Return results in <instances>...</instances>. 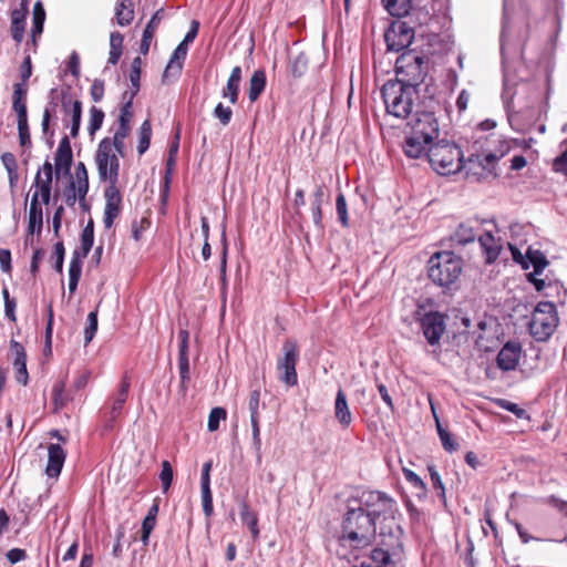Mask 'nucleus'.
Returning <instances> with one entry per match:
<instances>
[{
    "label": "nucleus",
    "mask_w": 567,
    "mask_h": 567,
    "mask_svg": "<svg viewBox=\"0 0 567 567\" xmlns=\"http://www.w3.org/2000/svg\"><path fill=\"white\" fill-rule=\"evenodd\" d=\"M375 533V523L363 508H350L342 524L339 543L352 549L365 548L373 542Z\"/></svg>",
    "instance_id": "1"
},
{
    "label": "nucleus",
    "mask_w": 567,
    "mask_h": 567,
    "mask_svg": "<svg viewBox=\"0 0 567 567\" xmlns=\"http://www.w3.org/2000/svg\"><path fill=\"white\" fill-rule=\"evenodd\" d=\"M396 505L388 495L383 494L381 499L374 505L372 512L367 513L372 520L381 522L380 527V545L392 548H401L402 546V528L395 522Z\"/></svg>",
    "instance_id": "2"
},
{
    "label": "nucleus",
    "mask_w": 567,
    "mask_h": 567,
    "mask_svg": "<svg viewBox=\"0 0 567 567\" xmlns=\"http://www.w3.org/2000/svg\"><path fill=\"white\" fill-rule=\"evenodd\" d=\"M386 112L398 118L411 117L414 102L417 99V90L413 86L389 81L381 90Z\"/></svg>",
    "instance_id": "3"
},
{
    "label": "nucleus",
    "mask_w": 567,
    "mask_h": 567,
    "mask_svg": "<svg viewBox=\"0 0 567 567\" xmlns=\"http://www.w3.org/2000/svg\"><path fill=\"white\" fill-rule=\"evenodd\" d=\"M462 272V259L452 251L432 255L427 262L429 278L437 286L450 287Z\"/></svg>",
    "instance_id": "4"
},
{
    "label": "nucleus",
    "mask_w": 567,
    "mask_h": 567,
    "mask_svg": "<svg viewBox=\"0 0 567 567\" xmlns=\"http://www.w3.org/2000/svg\"><path fill=\"white\" fill-rule=\"evenodd\" d=\"M427 159L439 174L449 175L462 168V152L454 144L440 142L427 148Z\"/></svg>",
    "instance_id": "5"
},
{
    "label": "nucleus",
    "mask_w": 567,
    "mask_h": 567,
    "mask_svg": "<svg viewBox=\"0 0 567 567\" xmlns=\"http://www.w3.org/2000/svg\"><path fill=\"white\" fill-rule=\"evenodd\" d=\"M395 74L394 82L416 89L426 74L424 58L411 50L403 52L395 61Z\"/></svg>",
    "instance_id": "6"
},
{
    "label": "nucleus",
    "mask_w": 567,
    "mask_h": 567,
    "mask_svg": "<svg viewBox=\"0 0 567 567\" xmlns=\"http://www.w3.org/2000/svg\"><path fill=\"white\" fill-rule=\"evenodd\" d=\"M558 323L556 307L550 301H540L532 313L529 331L538 341L548 339Z\"/></svg>",
    "instance_id": "7"
},
{
    "label": "nucleus",
    "mask_w": 567,
    "mask_h": 567,
    "mask_svg": "<svg viewBox=\"0 0 567 567\" xmlns=\"http://www.w3.org/2000/svg\"><path fill=\"white\" fill-rule=\"evenodd\" d=\"M95 163L102 181L115 186L118 178L120 161L110 138H103L95 153Z\"/></svg>",
    "instance_id": "8"
},
{
    "label": "nucleus",
    "mask_w": 567,
    "mask_h": 567,
    "mask_svg": "<svg viewBox=\"0 0 567 567\" xmlns=\"http://www.w3.org/2000/svg\"><path fill=\"white\" fill-rule=\"evenodd\" d=\"M282 351L284 355L277 362L279 380L288 386H293L298 382L296 365L299 358V349L296 341H285Z\"/></svg>",
    "instance_id": "9"
},
{
    "label": "nucleus",
    "mask_w": 567,
    "mask_h": 567,
    "mask_svg": "<svg viewBox=\"0 0 567 567\" xmlns=\"http://www.w3.org/2000/svg\"><path fill=\"white\" fill-rule=\"evenodd\" d=\"M408 125L412 134L425 142H433L439 137V122L432 112H415L409 118Z\"/></svg>",
    "instance_id": "10"
},
{
    "label": "nucleus",
    "mask_w": 567,
    "mask_h": 567,
    "mask_svg": "<svg viewBox=\"0 0 567 567\" xmlns=\"http://www.w3.org/2000/svg\"><path fill=\"white\" fill-rule=\"evenodd\" d=\"M414 38V32L405 22H394L386 30L384 40L389 51L399 52L406 49Z\"/></svg>",
    "instance_id": "11"
},
{
    "label": "nucleus",
    "mask_w": 567,
    "mask_h": 567,
    "mask_svg": "<svg viewBox=\"0 0 567 567\" xmlns=\"http://www.w3.org/2000/svg\"><path fill=\"white\" fill-rule=\"evenodd\" d=\"M422 332L431 346H436L445 331L444 316L439 311H429L420 319Z\"/></svg>",
    "instance_id": "12"
},
{
    "label": "nucleus",
    "mask_w": 567,
    "mask_h": 567,
    "mask_svg": "<svg viewBox=\"0 0 567 567\" xmlns=\"http://www.w3.org/2000/svg\"><path fill=\"white\" fill-rule=\"evenodd\" d=\"M526 260L528 268L532 266L534 271L528 275V280L534 284L537 291H542L545 288V281L538 279L536 276L540 275L548 265V261L543 252L534 250L530 247L526 250Z\"/></svg>",
    "instance_id": "13"
},
{
    "label": "nucleus",
    "mask_w": 567,
    "mask_h": 567,
    "mask_svg": "<svg viewBox=\"0 0 567 567\" xmlns=\"http://www.w3.org/2000/svg\"><path fill=\"white\" fill-rule=\"evenodd\" d=\"M522 348L517 342H507L497 354V365L504 371L514 370L519 361Z\"/></svg>",
    "instance_id": "14"
},
{
    "label": "nucleus",
    "mask_w": 567,
    "mask_h": 567,
    "mask_svg": "<svg viewBox=\"0 0 567 567\" xmlns=\"http://www.w3.org/2000/svg\"><path fill=\"white\" fill-rule=\"evenodd\" d=\"M72 164V148L70 144V140L68 136H64L58 146V150L54 155V168L55 174H70V167Z\"/></svg>",
    "instance_id": "15"
},
{
    "label": "nucleus",
    "mask_w": 567,
    "mask_h": 567,
    "mask_svg": "<svg viewBox=\"0 0 567 567\" xmlns=\"http://www.w3.org/2000/svg\"><path fill=\"white\" fill-rule=\"evenodd\" d=\"M65 451L59 444L51 443L48 446V464L45 473L51 478H56L65 461Z\"/></svg>",
    "instance_id": "16"
},
{
    "label": "nucleus",
    "mask_w": 567,
    "mask_h": 567,
    "mask_svg": "<svg viewBox=\"0 0 567 567\" xmlns=\"http://www.w3.org/2000/svg\"><path fill=\"white\" fill-rule=\"evenodd\" d=\"M105 209H104V218L103 223L106 228H111L114 219L117 217L120 213V203L121 196L116 188V186H109L105 189Z\"/></svg>",
    "instance_id": "17"
},
{
    "label": "nucleus",
    "mask_w": 567,
    "mask_h": 567,
    "mask_svg": "<svg viewBox=\"0 0 567 567\" xmlns=\"http://www.w3.org/2000/svg\"><path fill=\"white\" fill-rule=\"evenodd\" d=\"M61 102L65 114L71 116L70 134L72 137H76L81 125L82 103L65 94L62 95Z\"/></svg>",
    "instance_id": "18"
},
{
    "label": "nucleus",
    "mask_w": 567,
    "mask_h": 567,
    "mask_svg": "<svg viewBox=\"0 0 567 567\" xmlns=\"http://www.w3.org/2000/svg\"><path fill=\"white\" fill-rule=\"evenodd\" d=\"M497 159L498 157L493 153L471 156L468 158L467 171L473 172L474 175L478 174L481 176L492 174Z\"/></svg>",
    "instance_id": "19"
},
{
    "label": "nucleus",
    "mask_w": 567,
    "mask_h": 567,
    "mask_svg": "<svg viewBox=\"0 0 567 567\" xmlns=\"http://www.w3.org/2000/svg\"><path fill=\"white\" fill-rule=\"evenodd\" d=\"M28 14V0H21L20 8L11 12V34L13 40L21 42L25 30V18Z\"/></svg>",
    "instance_id": "20"
},
{
    "label": "nucleus",
    "mask_w": 567,
    "mask_h": 567,
    "mask_svg": "<svg viewBox=\"0 0 567 567\" xmlns=\"http://www.w3.org/2000/svg\"><path fill=\"white\" fill-rule=\"evenodd\" d=\"M210 468L212 463L206 462L203 465L202 477H200V489H202V502H203V511L204 514L209 517L213 514V496L210 492Z\"/></svg>",
    "instance_id": "21"
},
{
    "label": "nucleus",
    "mask_w": 567,
    "mask_h": 567,
    "mask_svg": "<svg viewBox=\"0 0 567 567\" xmlns=\"http://www.w3.org/2000/svg\"><path fill=\"white\" fill-rule=\"evenodd\" d=\"M131 386V382L127 377H124L121 381L120 389L117 390L115 398L113 399L111 410H110V420L107 427H112V423L120 416L122 413L123 406L128 396V390Z\"/></svg>",
    "instance_id": "22"
},
{
    "label": "nucleus",
    "mask_w": 567,
    "mask_h": 567,
    "mask_svg": "<svg viewBox=\"0 0 567 567\" xmlns=\"http://www.w3.org/2000/svg\"><path fill=\"white\" fill-rule=\"evenodd\" d=\"M188 47L183 43H179L177 48L174 50L173 55L164 71L163 80H169L171 78L176 79L183 68V62L187 55Z\"/></svg>",
    "instance_id": "23"
},
{
    "label": "nucleus",
    "mask_w": 567,
    "mask_h": 567,
    "mask_svg": "<svg viewBox=\"0 0 567 567\" xmlns=\"http://www.w3.org/2000/svg\"><path fill=\"white\" fill-rule=\"evenodd\" d=\"M507 2H508V0H504L505 20L503 23V31H502V49H504L506 42H509L514 38H516L517 41L523 42L528 37L527 27L516 28V25H513L512 22L509 21L508 17H507Z\"/></svg>",
    "instance_id": "24"
},
{
    "label": "nucleus",
    "mask_w": 567,
    "mask_h": 567,
    "mask_svg": "<svg viewBox=\"0 0 567 567\" xmlns=\"http://www.w3.org/2000/svg\"><path fill=\"white\" fill-rule=\"evenodd\" d=\"M11 349L14 354L13 367L16 369L17 381L25 385L29 375L27 371V355L24 348L19 342L12 341Z\"/></svg>",
    "instance_id": "25"
},
{
    "label": "nucleus",
    "mask_w": 567,
    "mask_h": 567,
    "mask_svg": "<svg viewBox=\"0 0 567 567\" xmlns=\"http://www.w3.org/2000/svg\"><path fill=\"white\" fill-rule=\"evenodd\" d=\"M241 74L243 72L240 66L233 68L226 86L221 91V96L227 99L231 104H235L238 101Z\"/></svg>",
    "instance_id": "26"
},
{
    "label": "nucleus",
    "mask_w": 567,
    "mask_h": 567,
    "mask_svg": "<svg viewBox=\"0 0 567 567\" xmlns=\"http://www.w3.org/2000/svg\"><path fill=\"white\" fill-rule=\"evenodd\" d=\"M477 221L468 220L458 225L451 239L458 245H466L475 240L477 236Z\"/></svg>",
    "instance_id": "27"
},
{
    "label": "nucleus",
    "mask_w": 567,
    "mask_h": 567,
    "mask_svg": "<svg viewBox=\"0 0 567 567\" xmlns=\"http://www.w3.org/2000/svg\"><path fill=\"white\" fill-rule=\"evenodd\" d=\"M478 241L486 255V261L488 264L495 261L502 249L501 240L496 239L491 231H485L478 236Z\"/></svg>",
    "instance_id": "28"
},
{
    "label": "nucleus",
    "mask_w": 567,
    "mask_h": 567,
    "mask_svg": "<svg viewBox=\"0 0 567 567\" xmlns=\"http://www.w3.org/2000/svg\"><path fill=\"white\" fill-rule=\"evenodd\" d=\"M432 142H425L422 137H419L411 133L404 141L403 150L406 156L411 158L421 157L425 151L427 152L429 146Z\"/></svg>",
    "instance_id": "29"
},
{
    "label": "nucleus",
    "mask_w": 567,
    "mask_h": 567,
    "mask_svg": "<svg viewBox=\"0 0 567 567\" xmlns=\"http://www.w3.org/2000/svg\"><path fill=\"white\" fill-rule=\"evenodd\" d=\"M334 415L343 427H348L352 422V414L347 402V396L341 389L337 392Z\"/></svg>",
    "instance_id": "30"
},
{
    "label": "nucleus",
    "mask_w": 567,
    "mask_h": 567,
    "mask_svg": "<svg viewBox=\"0 0 567 567\" xmlns=\"http://www.w3.org/2000/svg\"><path fill=\"white\" fill-rule=\"evenodd\" d=\"M43 225L42 208L37 203V195L31 196L29 217H28V231L33 235L34 233H41Z\"/></svg>",
    "instance_id": "31"
},
{
    "label": "nucleus",
    "mask_w": 567,
    "mask_h": 567,
    "mask_svg": "<svg viewBox=\"0 0 567 567\" xmlns=\"http://www.w3.org/2000/svg\"><path fill=\"white\" fill-rule=\"evenodd\" d=\"M94 243V224L90 219L81 234V245L73 251V255L86 258Z\"/></svg>",
    "instance_id": "32"
},
{
    "label": "nucleus",
    "mask_w": 567,
    "mask_h": 567,
    "mask_svg": "<svg viewBox=\"0 0 567 567\" xmlns=\"http://www.w3.org/2000/svg\"><path fill=\"white\" fill-rule=\"evenodd\" d=\"M266 86V73L264 70H256L250 80L248 89V97L250 102H255L264 92Z\"/></svg>",
    "instance_id": "33"
},
{
    "label": "nucleus",
    "mask_w": 567,
    "mask_h": 567,
    "mask_svg": "<svg viewBox=\"0 0 567 567\" xmlns=\"http://www.w3.org/2000/svg\"><path fill=\"white\" fill-rule=\"evenodd\" d=\"M115 18L121 27L128 25L133 21L134 10L131 0H118L115 8Z\"/></svg>",
    "instance_id": "34"
},
{
    "label": "nucleus",
    "mask_w": 567,
    "mask_h": 567,
    "mask_svg": "<svg viewBox=\"0 0 567 567\" xmlns=\"http://www.w3.org/2000/svg\"><path fill=\"white\" fill-rule=\"evenodd\" d=\"M386 548H375L372 550L370 556V563H367V567H394V564L390 559V550H395L396 548L388 547Z\"/></svg>",
    "instance_id": "35"
},
{
    "label": "nucleus",
    "mask_w": 567,
    "mask_h": 567,
    "mask_svg": "<svg viewBox=\"0 0 567 567\" xmlns=\"http://www.w3.org/2000/svg\"><path fill=\"white\" fill-rule=\"evenodd\" d=\"M240 518L241 522L250 529L252 538L257 539L259 536L258 517L255 512L250 511L246 502L240 506Z\"/></svg>",
    "instance_id": "36"
},
{
    "label": "nucleus",
    "mask_w": 567,
    "mask_h": 567,
    "mask_svg": "<svg viewBox=\"0 0 567 567\" xmlns=\"http://www.w3.org/2000/svg\"><path fill=\"white\" fill-rule=\"evenodd\" d=\"M51 186L52 182L42 181L41 172H38L34 179V192L32 195H37V203L41 198L43 204H49L51 198Z\"/></svg>",
    "instance_id": "37"
},
{
    "label": "nucleus",
    "mask_w": 567,
    "mask_h": 567,
    "mask_svg": "<svg viewBox=\"0 0 567 567\" xmlns=\"http://www.w3.org/2000/svg\"><path fill=\"white\" fill-rule=\"evenodd\" d=\"M385 10L393 17H404L411 9V0H382Z\"/></svg>",
    "instance_id": "38"
},
{
    "label": "nucleus",
    "mask_w": 567,
    "mask_h": 567,
    "mask_svg": "<svg viewBox=\"0 0 567 567\" xmlns=\"http://www.w3.org/2000/svg\"><path fill=\"white\" fill-rule=\"evenodd\" d=\"M2 164L8 173L9 183L14 186L18 182V163L16 156L12 153H3L1 156Z\"/></svg>",
    "instance_id": "39"
},
{
    "label": "nucleus",
    "mask_w": 567,
    "mask_h": 567,
    "mask_svg": "<svg viewBox=\"0 0 567 567\" xmlns=\"http://www.w3.org/2000/svg\"><path fill=\"white\" fill-rule=\"evenodd\" d=\"M45 20V11L41 3V1H37L33 7V25H32V37L35 39L38 34H41L43 31V23Z\"/></svg>",
    "instance_id": "40"
},
{
    "label": "nucleus",
    "mask_w": 567,
    "mask_h": 567,
    "mask_svg": "<svg viewBox=\"0 0 567 567\" xmlns=\"http://www.w3.org/2000/svg\"><path fill=\"white\" fill-rule=\"evenodd\" d=\"M56 107H58V101L52 97L51 101L48 103V105L44 109L42 123H41L43 134H50L51 137L53 136L54 132L50 131V122H51V118L55 115Z\"/></svg>",
    "instance_id": "41"
},
{
    "label": "nucleus",
    "mask_w": 567,
    "mask_h": 567,
    "mask_svg": "<svg viewBox=\"0 0 567 567\" xmlns=\"http://www.w3.org/2000/svg\"><path fill=\"white\" fill-rule=\"evenodd\" d=\"M151 136H152L151 122L148 120H145L142 123L141 128H140V141H138V146H137V151L141 155L144 154L148 150L150 143H151Z\"/></svg>",
    "instance_id": "42"
},
{
    "label": "nucleus",
    "mask_w": 567,
    "mask_h": 567,
    "mask_svg": "<svg viewBox=\"0 0 567 567\" xmlns=\"http://www.w3.org/2000/svg\"><path fill=\"white\" fill-rule=\"evenodd\" d=\"M70 184L76 186L78 194H79V200L80 202H84L85 196H86L87 190H89V176H87V173L75 172L74 179H72L70 182Z\"/></svg>",
    "instance_id": "43"
},
{
    "label": "nucleus",
    "mask_w": 567,
    "mask_h": 567,
    "mask_svg": "<svg viewBox=\"0 0 567 567\" xmlns=\"http://www.w3.org/2000/svg\"><path fill=\"white\" fill-rule=\"evenodd\" d=\"M384 493L381 492H365L360 497V506L365 513L372 512L374 505L381 499Z\"/></svg>",
    "instance_id": "44"
},
{
    "label": "nucleus",
    "mask_w": 567,
    "mask_h": 567,
    "mask_svg": "<svg viewBox=\"0 0 567 567\" xmlns=\"http://www.w3.org/2000/svg\"><path fill=\"white\" fill-rule=\"evenodd\" d=\"M130 124L118 123V128L116 130L112 144L115 151L120 154L123 153V148L125 146L124 140L130 134Z\"/></svg>",
    "instance_id": "45"
},
{
    "label": "nucleus",
    "mask_w": 567,
    "mask_h": 567,
    "mask_svg": "<svg viewBox=\"0 0 567 567\" xmlns=\"http://www.w3.org/2000/svg\"><path fill=\"white\" fill-rule=\"evenodd\" d=\"M260 405V390L254 389L249 392L247 399V408L250 414V419L259 417ZM262 408H265V404H262Z\"/></svg>",
    "instance_id": "46"
},
{
    "label": "nucleus",
    "mask_w": 567,
    "mask_h": 567,
    "mask_svg": "<svg viewBox=\"0 0 567 567\" xmlns=\"http://www.w3.org/2000/svg\"><path fill=\"white\" fill-rule=\"evenodd\" d=\"M308 66L307 56L303 53L297 54L290 62L291 74L296 78L301 76Z\"/></svg>",
    "instance_id": "47"
},
{
    "label": "nucleus",
    "mask_w": 567,
    "mask_h": 567,
    "mask_svg": "<svg viewBox=\"0 0 567 567\" xmlns=\"http://www.w3.org/2000/svg\"><path fill=\"white\" fill-rule=\"evenodd\" d=\"M104 120V112L101 109L92 106L90 109V123L89 132L93 135L97 130L101 128Z\"/></svg>",
    "instance_id": "48"
},
{
    "label": "nucleus",
    "mask_w": 567,
    "mask_h": 567,
    "mask_svg": "<svg viewBox=\"0 0 567 567\" xmlns=\"http://www.w3.org/2000/svg\"><path fill=\"white\" fill-rule=\"evenodd\" d=\"M84 257L72 254V258L69 265V280L80 281L82 275V265Z\"/></svg>",
    "instance_id": "49"
},
{
    "label": "nucleus",
    "mask_w": 567,
    "mask_h": 567,
    "mask_svg": "<svg viewBox=\"0 0 567 567\" xmlns=\"http://www.w3.org/2000/svg\"><path fill=\"white\" fill-rule=\"evenodd\" d=\"M226 410L223 408H214L212 409L209 416H208V423L207 427L209 432H215L219 427V422L221 420L226 419Z\"/></svg>",
    "instance_id": "50"
},
{
    "label": "nucleus",
    "mask_w": 567,
    "mask_h": 567,
    "mask_svg": "<svg viewBox=\"0 0 567 567\" xmlns=\"http://www.w3.org/2000/svg\"><path fill=\"white\" fill-rule=\"evenodd\" d=\"M163 493H167L173 482V468L168 461L162 462V471L159 473Z\"/></svg>",
    "instance_id": "51"
},
{
    "label": "nucleus",
    "mask_w": 567,
    "mask_h": 567,
    "mask_svg": "<svg viewBox=\"0 0 567 567\" xmlns=\"http://www.w3.org/2000/svg\"><path fill=\"white\" fill-rule=\"evenodd\" d=\"M336 210L338 215L339 221L342 224V226H348V207H347V200L342 193L338 194L336 199Z\"/></svg>",
    "instance_id": "52"
},
{
    "label": "nucleus",
    "mask_w": 567,
    "mask_h": 567,
    "mask_svg": "<svg viewBox=\"0 0 567 567\" xmlns=\"http://www.w3.org/2000/svg\"><path fill=\"white\" fill-rule=\"evenodd\" d=\"M157 21V14H155L151 21L148 22V24L146 25L144 32H143V39H142V42H141V51L142 53H147L148 49H150V44H151V40L153 38V34H154V27H155V23Z\"/></svg>",
    "instance_id": "53"
},
{
    "label": "nucleus",
    "mask_w": 567,
    "mask_h": 567,
    "mask_svg": "<svg viewBox=\"0 0 567 567\" xmlns=\"http://www.w3.org/2000/svg\"><path fill=\"white\" fill-rule=\"evenodd\" d=\"M97 330V312L92 311L87 315V324L84 329L85 343L92 341Z\"/></svg>",
    "instance_id": "54"
},
{
    "label": "nucleus",
    "mask_w": 567,
    "mask_h": 567,
    "mask_svg": "<svg viewBox=\"0 0 567 567\" xmlns=\"http://www.w3.org/2000/svg\"><path fill=\"white\" fill-rule=\"evenodd\" d=\"M251 432H252V445L257 453L258 460L261 457V440H260V426L259 417L250 419Z\"/></svg>",
    "instance_id": "55"
},
{
    "label": "nucleus",
    "mask_w": 567,
    "mask_h": 567,
    "mask_svg": "<svg viewBox=\"0 0 567 567\" xmlns=\"http://www.w3.org/2000/svg\"><path fill=\"white\" fill-rule=\"evenodd\" d=\"M213 114L224 126H226L231 121L233 110L229 106H225L223 103H218Z\"/></svg>",
    "instance_id": "56"
},
{
    "label": "nucleus",
    "mask_w": 567,
    "mask_h": 567,
    "mask_svg": "<svg viewBox=\"0 0 567 567\" xmlns=\"http://www.w3.org/2000/svg\"><path fill=\"white\" fill-rule=\"evenodd\" d=\"M64 254H65V249H64L63 243L62 241H58L54 245L53 256H54V259H55L54 269L59 274L63 272Z\"/></svg>",
    "instance_id": "57"
},
{
    "label": "nucleus",
    "mask_w": 567,
    "mask_h": 567,
    "mask_svg": "<svg viewBox=\"0 0 567 567\" xmlns=\"http://www.w3.org/2000/svg\"><path fill=\"white\" fill-rule=\"evenodd\" d=\"M12 107L13 111L17 113L18 123H21L22 125H24V123H28V110L25 100H13Z\"/></svg>",
    "instance_id": "58"
},
{
    "label": "nucleus",
    "mask_w": 567,
    "mask_h": 567,
    "mask_svg": "<svg viewBox=\"0 0 567 567\" xmlns=\"http://www.w3.org/2000/svg\"><path fill=\"white\" fill-rule=\"evenodd\" d=\"M553 169L556 173L567 176V147L553 161Z\"/></svg>",
    "instance_id": "59"
},
{
    "label": "nucleus",
    "mask_w": 567,
    "mask_h": 567,
    "mask_svg": "<svg viewBox=\"0 0 567 567\" xmlns=\"http://www.w3.org/2000/svg\"><path fill=\"white\" fill-rule=\"evenodd\" d=\"M403 474L409 483H411L414 487L421 489L422 492L425 491V484L422 481V478L415 474L413 471L404 468Z\"/></svg>",
    "instance_id": "60"
},
{
    "label": "nucleus",
    "mask_w": 567,
    "mask_h": 567,
    "mask_svg": "<svg viewBox=\"0 0 567 567\" xmlns=\"http://www.w3.org/2000/svg\"><path fill=\"white\" fill-rule=\"evenodd\" d=\"M427 468H429V472H430V477H431V482L433 484V487L436 488V489H440L441 496L444 497L445 496V488H444V485H443V482L441 480V476H440L439 472L435 470V466H433V465H430Z\"/></svg>",
    "instance_id": "61"
},
{
    "label": "nucleus",
    "mask_w": 567,
    "mask_h": 567,
    "mask_svg": "<svg viewBox=\"0 0 567 567\" xmlns=\"http://www.w3.org/2000/svg\"><path fill=\"white\" fill-rule=\"evenodd\" d=\"M156 520L150 517H145L142 524V542L146 545L152 530L154 529Z\"/></svg>",
    "instance_id": "62"
},
{
    "label": "nucleus",
    "mask_w": 567,
    "mask_h": 567,
    "mask_svg": "<svg viewBox=\"0 0 567 567\" xmlns=\"http://www.w3.org/2000/svg\"><path fill=\"white\" fill-rule=\"evenodd\" d=\"M132 100L133 97L131 96V99L122 106L118 123L130 124L133 117Z\"/></svg>",
    "instance_id": "63"
},
{
    "label": "nucleus",
    "mask_w": 567,
    "mask_h": 567,
    "mask_svg": "<svg viewBox=\"0 0 567 567\" xmlns=\"http://www.w3.org/2000/svg\"><path fill=\"white\" fill-rule=\"evenodd\" d=\"M104 95V82L102 80H94L91 86V96L94 102H100Z\"/></svg>",
    "instance_id": "64"
}]
</instances>
